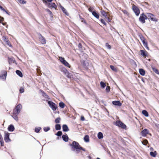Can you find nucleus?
Instances as JSON below:
<instances>
[{
    "label": "nucleus",
    "instance_id": "f257e3e1",
    "mask_svg": "<svg viewBox=\"0 0 159 159\" xmlns=\"http://www.w3.org/2000/svg\"><path fill=\"white\" fill-rule=\"evenodd\" d=\"M69 145L71 147L73 151H75L77 153H79L81 150L85 152V149L82 147L79 143L75 141H73L72 143H70Z\"/></svg>",
    "mask_w": 159,
    "mask_h": 159
},
{
    "label": "nucleus",
    "instance_id": "f03ea898",
    "mask_svg": "<svg viewBox=\"0 0 159 159\" xmlns=\"http://www.w3.org/2000/svg\"><path fill=\"white\" fill-rule=\"evenodd\" d=\"M146 14L148 19H150L151 21H153L157 22L158 21L157 19L155 17L153 14L150 13H147Z\"/></svg>",
    "mask_w": 159,
    "mask_h": 159
},
{
    "label": "nucleus",
    "instance_id": "7ed1b4c3",
    "mask_svg": "<svg viewBox=\"0 0 159 159\" xmlns=\"http://www.w3.org/2000/svg\"><path fill=\"white\" fill-rule=\"evenodd\" d=\"M148 19V17L144 13L141 14L139 18V21L142 24H144L145 23V20Z\"/></svg>",
    "mask_w": 159,
    "mask_h": 159
},
{
    "label": "nucleus",
    "instance_id": "20e7f679",
    "mask_svg": "<svg viewBox=\"0 0 159 159\" xmlns=\"http://www.w3.org/2000/svg\"><path fill=\"white\" fill-rule=\"evenodd\" d=\"M114 124L119 127L124 129L126 128V125L120 120H117L114 123Z\"/></svg>",
    "mask_w": 159,
    "mask_h": 159
},
{
    "label": "nucleus",
    "instance_id": "39448f33",
    "mask_svg": "<svg viewBox=\"0 0 159 159\" xmlns=\"http://www.w3.org/2000/svg\"><path fill=\"white\" fill-rule=\"evenodd\" d=\"M132 10L136 16H138L139 15L140 12V10L138 7L134 4L132 5Z\"/></svg>",
    "mask_w": 159,
    "mask_h": 159
},
{
    "label": "nucleus",
    "instance_id": "423d86ee",
    "mask_svg": "<svg viewBox=\"0 0 159 159\" xmlns=\"http://www.w3.org/2000/svg\"><path fill=\"white\" fill-rule=\"evenodd\" d=\"M48 103L53 111H55L57 108V105L55 103L51 101H48Z\"/></svg>",
    "mask_w": 159,
    "mask_h": 159
},
{
    "label": "nucleus",
    "instance_id": "0eeeda50",
    "mask_svg": "<svg viewBox=\"0 0 159 159\" xmlns=\"http://www.w3.org/2000/svg\"><path fill=\"white\" fill-rule=\"evenodd\" d=\"M22 105L19 104L18 105L15 107L13 110L14 113L19 114L20 112V111L22 108Z\"/></svg>",
    "mask_w": 159,
    "mask_h": 159
},
{
    "label": "nucleus",
    "instance_id": "6e6552de",
    "mask_svg": "<svg viewBox=\"0 0 159 159\" xmlns=\"http://www.w3.org/2000/svg\"><path fill=\"white\" fill-rule=\"evenodd\" d=\"M4 139L6 142H9L11 141L9 138V134L7 131H5L4 135Z\"/></svg>",
    "mask_w": 159,
    "mask_h": 159
},
{
    "label": "nucleus",
    "instance_id": "1a4fd4ad",
    "mask_svg": "<svg viewBox=\"0 0 159 159\" xmlns=\"http://www.w3.org/2000/svg\"><path fill=\"white\" fill-rule=\"evenodd\" d=\"M61 71L63 72L65 75H66L67 77L71 78V76L67 69L64 67H63L61 69Z\"/></svg>",
    "mask_w": 159,
    "mask_h": 159
},
{
    "label": "nucleus",
    "instance_id": "9d476101",
    "mask_svg": "<svg viewBox=\"0 0 159 159\" xmlns=\"http://www.w3.org/2000/svg\"><path fill=\"white\" fill-rule=\"evenodd\" d=\"M149 133V131L147 129H144L140 133L142 136L145 137Z\"/></svg>",
    "mask_w": 159,
    "mask_h": 159
},
{
    "label": "nucleus",
    "instance_id": "9b49d317",
    "mask_svg": "<svg viewBox=\"0 0 159 159\" xmlns=\"http://www.w3.org/2000/svg\"><path fill=\"white\" fill-rule=\"evenodd\" d=\"M140 53L141 55L145 57H147L148 55V52L145 50H140Z\"/></svg>",
    "mask_w": 159,
    "mask_h": 159
},
{
    "label": "nucleus",
    "instance_id": "f8f14e48",
    "mask_svg": "<svg viewBox=\"0 0 159 159\" xmlns=\"http://www.w3.org/2000/svg\"><path fill=\"white\" fill-rule=\"evenodd\" d=\"M40 37L39 38V39L40 42L43 44H45L46 43L45 39L41 34H40Z\"/></svg>",
    "mask_w": 159,
    "mask_h": 159
},
{
    "label": "nucleus",
    "instance_id": "ddd939ff",
    "mask_svg": "<svg viewBox=\"0 0 159 159\" xmlns=\"http://www.w3.org/2000/svg\"><path fill=\"white\" fill-rule=\"evenodd\" d=\"M112 104L116 106L120 107L122 105V103L119 101H114L112 102Z\"/></svg>",
    "mask_w": 159,
    "mask_h": 159
},
{
    "label": "nucleus",
    "instance_id": "4468645a",
    "mask_svg": "<svg viewBox=\"0 0 159 159\" xmlns=\"http://www.w3.org/2000/svg\"><path fill=\"white\" fill-rule=\"evenodd\" d=\"M101 13L105 18L107 17L108 13L102 9H101Z\"/></svg>",
    "mask_w": 159,
    "mask_h": 159
},
{
    "label": "nucleus",
    "instance_id": "2eb2a0df",
    "mask_svg": "<svg viewBox=\"0 0 159 159\" xmlns=\"http://www.w3.org/2000/svg\"><path fill=\"white\" fill-rule=\"evenodd\" d=\"M62 138L63 140L66 142H67L69 138L66 134V135H62Z\"/></svg>",
    "mask_w": 159,
    "mask_h": 159
},
{
    "label": "nucleus",
    "instance_id": "dca6fc26",
    "mask_svg": "<svg viewBox=\"0 0 159 159\" xmlns=\"http://www.w3.org/2000/svg\"><path fill=\"white\" fill-rule=\"evenodd\" d=\"M62 129L64 132H66L69 130V128L66 125H62Z\"/></svg>",
    "mask_w": 159,
    "mask_h": 159
},
{
    "label": "nucleus",
    "instance_id": "f3484780",
    "mask_svg": "<svg viewBox=\"0 0 159 159\" xmlns=\"http://www.w3.org/2000/svg\"><path fill=\"white\" fill-rule=\"evenodd\" d=\"M92 15L97 19H98L99 18V14L95 11H93L92 13Z\"/></svg>",
    "mask_w": 159,
    "mask_h": 159
},
{
    "label": "nucleus",
    "instance_id": "a211bd4d",
    "mask_svg": "<svg viewBox=\"0 0 159 159\" xmlns=\"http://www.w3.org/2000/svg\"><path fill=\"white\" fill-rule=\"evenodd\" d=\"M8 129L9 131L12 132L14 131L15 128L13 125H11L8 127Z\"/></svg>",
    "mask_w": 159,
    "mask_h": 159
},
{
    "label": "nucleus",
    "instance_id": "6ab92c4d",
    "mask_svg": "<svg viewBox=\"0 0 159 159\" xmlns=\"http://www.w3.org/2000/svg\"><path fill=\"white\" fill-rule=\"evenodd\" d=\"M143 43L144 46L148 50L149 49V47L148 45V43L147 41H146V39H145L144 40H143L142 41Z\"/></svg>",
    "mask_w": 159,
    "mask_h": 159
},
{
    "label": "nucleus",
    "instance_id": "aec40b11",
    "mask_svg": "<svg viewBox=\"0 0 159 159\" xmlns=\"http://www.w3.org/2000/svg\"><path fill=\"white\" fill-rule=\"evenodd\" d=\"M49 5H50L49 7L51 8H54L55 9H56L57 8V6L54 2L51 3L49 4Z\"/></svg>",
    "mask_w": 159,
    "mask_h": 159
},
{
    "label": "nucleus",
    "instance_id": "412c9836",
    "mask_svg": "<svg viewBox=\"0 0 159 159\" xmlns=\"http://www.w3.org/2000/svg\"><path fill=\"white\" fill-rule=\"evenodd\" d=\"M7 75V72L6 71H5L4 72L3 74L0 75V78L2 79H5Z\"/></svg>",
    "mask_w": 159,
    "mask_h": 159
},
{
    "label": "nucleus",
    "instance_id": "4be33fe9",
    "mask_svg": "<svg viewBox=\"0 0 159 159\" xmlns=\"http://www.w3.org/2000/svg\"><path fill=\"white\" fill-rule=\"evenodd\" d=\"M150 154L151 156L153 157H155L157 154V153L156 151H155L154 152H150Z\"/></svg>",
    "mask_w": 159,
    "mask_h": 159
},
{
    "label": "nucleus",
    "instance_id": "5701e85b",
    "mask_svg": "<svg viewBox=\"0 0 159 159\" xmlns=\"http://www.w3.org/2000/svg\"><path fill=\"white\" fill-rule=\"evenodd\" d=\"M142 113L146 117H148L149 116V114L148 112L145 110H143L142 111Z\"/></svg>",
    "mask_w": 159,
    "mask_h": 159
},
{
    "label": "nucleus",
    "instance_id": "b1692460",
    "mask_svg": "<svg viewBox=\"0 0 159 159\" xmlns=\"http://www.w3.org/2000/svg\"><path fill=\"white\" fill-rule=\"evenodd\" d=\"M80 19L81 20V21L82 22L84 23L86 25L87 24V23L86 21V20L84 19V18L82 17L80 15L79 16Z\"/></svg>",
    "mask_w": 159,
    "mask_h": 159
},
{
    "label": "nucleus",
    "instance_id": "393cba45",
    "mask_svg": "<svg viewBox=\"0 0 159 159\" xmlns=\"http://www.w3.org/2000/svg\"><path fill=\"white\" fill-rule=\"evenodd\" d=\"M62 64H64L65 66L68 67L69 68H70V65L65 60L62 63Z\"/></svg>",
    "mask_w": 159,
    "mask_h": 159
},
{
    "label": "nucleus",
    "instance_id": "a878e982",
    "mask_svg": "<svg viewBox=\"0 0 159 159\" xmlns=\"http://www.w3.org/2000/svg\"><path fill=\"white\" fill-rule=\"evenodd\" d=\"M139 72L140 74L142 75L143 76L145 74V71L143 69H140L139 70Z\"/></svg>",
    "mask_w": 159,
    "mask_h": 159
},
{
    "label": "nucleus",
    "instance_id": "bb28decb",
    "mask_svg": "<svg viewBox=\"0 0 159 159\" xmlns=\"http://www.w3.org/2000/svg\"><path fill=\"white\" fill-rule=\"evenodd\" d=\"M84 139L85 142H89V135H87L85 136L84 137Z\"/></svg>",
    "mask_w": 159,
    "mask_h": 159
},
{
    "label": "nucleus",
    "instance_id": "cd10ccee",
    "mask_svg": "<svg viewBox=\"0 0 159 159\" xmlns=\"http://www.w3.org/2000/svg\"><path fill=\"white\" fill-rule=\"evenodd\" d=\"M16 73L17 75H18L20 77H22L23 76V75L22 72L19 70H17L16 71Z\"/></svg>",
    "mask_w": 159,
    "mask_h": 159
},
{
    "label": "nucleus",
    "instance_id": "c85d7f7f",
    "mask_svg": "<svg viewBox=\"0 0 159 159\" xmlns=\"http://www.w3.org/2000/svg\"><path fill=\"white\" fill-rule=\"evenodd\" d=\"M98 137L99 139H102L103 137L102 134L101 132H99L98 134Z\"/></svg>",
    "mask_w": 159,
    "mask_h": 159
},
{
    "label": "nucleus",
    "instance_id": "c756f323",
    "mask_svg": "<svg viewBox=\"0 0 159 159\" xmlns=\"http://www.w3.org/2000/svg\"><path fill=\"white\" fill-rule=\"evenodd\" d=\"M17 1L21 4H24L26 3V1L25 0H17Z\"/></svg>",
    "mask_w": 159,
    "mask_h": 159
},
{
    "label": "nucleus",
    "instance_id": "7c9ffc66",
    "mask_svg": "<svg viewBox=\"0 0 159 159\" xmlns=\"http://www.w3.org/2000/svg\"><path fill=\"white\" fill-rule=\"evenodd\" d=\"M110 67L111 69L115 72H117V70L116 68L114 66L112 65H110Z\"/></svg>",
    "mask_w": 159,
    "mask_h": 159
},
{
    "label": "nucleus",
    "instance_id": "2f4dec72",
    "mask_svg": "<svg viewBox=\"0 0 159 159\" xmlns=\"http://www.w3.org/2000/svg\"><path fill=\"white\" fill-rule=\"evenodd\" d=\"M17 114L14 113L13 112V114L12 116L16 120H18V117L17 115Z\"/></svg>",
    "mask_w": 159,
    "mask_h": 159
},
{
    "label": "nucleus",
    "instance_id": "473e14b6",
    "mask_svg": "<svg viewBox=\"0 0 159 159\" xmlns=\"http://www.w3.org/2000/svg\"><path fill=\"white\" fill-rule=\"evenodd\" d=\"M61 129V126L60 124H56L55 125V129L56 130H60Z\"/></svg>",
    "mask_w": 159,
    "mask_h": 159
},
{
    "label": "nucleus",
    "instance_id": "72a5a7b5",
    "mask_svg": "<svg viewBox=\"0 0 159 159\" xmlns=\"http://www.w3.org/2000/svg\"><path fill=\"white\" fill-rule=\"evenodd\" d=\"M59 106L61 108H63L65 107V104L62 102H61L59 103Z\"/></svg>",
    "mask_w": 159,
    "mask_h": 159
},
{
    "label": "nucleus",
    "instance_id": "f704fd0d",
    "mask_svg": "<svg viewBox=\"0 0 159 159\" xmlns=\"http://www.w3.org/2000/svg\"><path fill=\"white\" fill-rule=\"evenodd\" d=\"M7 44V45L10 47H12V45L10 42V41L8 40L6 42H5Z\"/></svg>",
    "mask_w": 159,
    "mask_h": 159
},
{
    "label": "nucleus",
    "instance_id": "c9c22d12",
    "mask_svg": "<svg viewBox=\"0 0 159 159\" xmlns=\"http://www.w3.org/2000/svg\"><path fill=\"white\" fill-rule=\"evenodd\" d=\"M8 61L9 64H11L12 63H13L14 61L12 59L9 57L8 58Z\"/></svg>",
    "mask_w": 159,
    "mask_h": 159
},
{
    "label": "nucleus",
    "instance_id": "e433bc0d",
    "mask_svg": "<svg viewBox=\"0 0 159 159\" xmlns=\"http://www.w3.org/2000/svg\"><path fill=\"white\" fill-rule=\"evenodd\" d=\"M41 129V128L40 127H36L35 129V131L36 133H39Z\"/></svg>",
    "mask_w": 159,
    "mask_h": 159
},
{
    "label": "nucleus",
    "instance_id": "4c0bfd02",
    "mask_svg": "<svg viewBox=\"0 0 159 159\" xmlns=\"http://www.w3.org/2000/svg\"><path fill=\"white\" fill-rule=\"evenodd\" d=\"M100 85L101 87L103 88H104L106 86L105 83L102 81L100 82Z\"/></svg>",
    "mask_w": 159,
    "mask_h": 159
},
{
    "label": "nucleus",
    "instance_id": "58836bf2",
    "mask_svg": "<svg viewBox=\"0 0 159 159\" xmlns=\"http://www.w3.org/2000/svg\"><path fill=\"white\" fill-rule=\"evenodd\" d=\"M59 58L60 61H61V62L62 63L65 60L64 58L62 57H59Z\"/></svg>",
    "mask_w": 159,
    "mask_h": 159
},
{
    "label": "nucleus",
    "instance_id": "ea45409f",
    "mask_svg": "<svg viewBox=\"0 0 159 159\" xmlns=\"http://www.w3.org/2000/svg\"><path fill=\"white\" fill-rule=\"evenodd\" d=\"M61 118L60 117H58L55 120V122L56 123H58L60 122Z\"/></svg>",
    "mask_w": 159,
    "mask_h": 159
},
{
    "label": "nucleus",
    "instance_id": "a19ab883",
    "mask_svg": "<svg viewBox=\"0 0 159 159\" xmlns=\"http://www.w3.org/2000/svg\"><path fill=\"white\" fill-rule=\"evenodd\" d=\"M20 93H22L24 92V89L23 87H20L19 90Z\"/></svg>",
    "mask_w": 159,
    "mask_h": 159
},
{
    "label": "nucleus",
    "instance_id": "79ce46f5",
    "mask_svg": "<svg viewBox=\"0 0 159 159\" xmlns=\"http://www.w3.org/2000/svg\"><path fill=\"white\" fill-rule=\"evenodd\" d=\"M148 143V141L146 139L144 140L142 142L143 144L145 145H147Z\"/></svg>",
    "mask_w": 159,
    "mask_h": 159
},
{
    "label": "nucleus",
    "instance_id": "37998d69",
    "mask_svg": "<svg viewBox=\"0 0 159 159\" xmlns=\"http://www.w3.org/2000/svg\"><path fill=\"white\" fill-rule=\"evenodd\" d=\"M2 38L4 41L5 42L8 40V38H7L6 36H3L2 37Z\"/></svg>",
    "mask_w": 159,
    "mask_h": 159
},
{
    "label": "nucleus",
    "instance_id": "c03bdc74",
    "mask_svg": "<svg viewBox=\"0 0 159 159\" xmlns=\"http://www.w3.org/2000/svg\"><path fill=\"white\" fill-rule=\"evenodd\" d=\"M121 11L124 14L127 15H129V13L127 10H122Z\"/></svg>",
    "mask_w": 159,
    "mask_h": 159
},
{
    "label": "nucleus",
    "instance_id": "a18cd8bd",
    "mask_svg": "<svg viewBox=\"0 0 159 159\" xmlns=\"http://www.w3.org/2000/svg\"><path fill=\"white\" fill-rule=\"evenodd\" d=\"M50 129V128L49 127H44L43 128V130L45 132H47Z\"/></svg>",
    "mask_w": 159,
    "mask_h": 159
},
{
    "label": "nucleus",
    "instance_id": "49530a36",
    "mask_svg": "<svg viewBox=\"0 0 159 159\" xmlns=\"http://www.w3.org/2000/svg\"><path fill=\"white\" fill-rule=\"evenodd\" d=\"M61 10L64 13L66 14V9L63 7L61 6Z\"/></svg>",
    "mask_w": 159,
    "mask_h": 159
},
{
    "label": "nucleus",
    "instance_id": "de8ad7c7",
    "mask_svg": "<svg viewBox=\"0 0 159 159\" xmlns=\"http://www.w3.org/2000/svg\"><path fill=\"white\" fill-rule=\"evenodd\" d=\"M62 132L61 131H59L57 133L56 135L58 136H61L62 135Z\"/></svg>",
    "mask_w": 159,
    "mask_h": 159
},
{
    "label": "nucleus",
    "instance_id": "09e8293b",
    "mask_svg": "<svg viewBox=\"0 0 159 159\" xmlns=\"http://www.w3.org/2000/svg\"><path fill=\"white\" fill-rule=\"evenodd\" d=\"M110 90V87L109 86H107L106 88V90L107 92H109Z\"/></svg>",
    "mask_w": 159,
    "mask_h": 159
},
{
    "label": "nucleus",
    "instance_id": "8fccbe9b",
    "mask_svg": "<svg viewBox=\"0 0 159 159\" xmlns=\"http://www.w3.org/2000/svg\"><path fill=\"white\" fill-rule=\"evenodd\" d=\"M106 46L109 49H111V47L110 45H109L108 43H106Z\"/></svg>",
    "mask_w": 159,
    "mask_h": 159
},
{
    "label": "nucleus",
    "instance_id": "3c124183",
    "mask_svg": "<svg viewBox=\"0 0 159 159\" xmlns=\"http://www.w3.org/2000/svg\"><path fill=\"white\" fill-rule=\"evenodd\" d=\"M100 21L103 24H104L105 26H106L107 24L104 21V20L103 19H101L100 20Z\"/></svg>",
    "mask_w": 159,
    "mask_h": 159
},
{
    "label": "nucleus",
    "instance_id": "603ef678",
    "mask_svg": "<svg viewBox=\"0 0 159 159\" xmlns=\"http://www.w3.org/2000/svg\"><path fill=\"white\" fill-rule=\"evenodd\" d=\"M93 9H94L93 8L91 7H90L88 8V10H89V11L92 13L93 11Z\"/></svg>",
    "mask_w": 159,
    "mask_h": 159
},
{
    "label": "nucleus",
    "instance_id": "864d4df0",
    "mask_svg": "<svg viewBox=\"0 0 159 159\" xmlns=\"http://www.w3.org/2000/svg\"><path fill=\"white\" fill-rule=\"evenodd\" d=\"M153 71L155 72L157 74H159V71H158V70L157 69H155L154 68H153Z\"/></svg>",
    "mask_w": 159,
    "mask_h": 159
},
{
    "label": "nucleus",
    "instance_id": "5fc2aeb1",
    "mask_svg": "<svg viewBox=\"0 0 159 159\" xmlns=\"http://www.w3.org/2000/svg\"><path fill=\"white\" fill-rule=\"evenodd\" d=\"M42 93L43 94V96H44L45 98H48V95L46 94L45 92H44L43 91H42Z\"/></svg>",
    "mask_w": 159,
    "mask_h": 159
},
{
    "label": "nucleus",
    "instance_id": "6e6d98bb",
    "mask_svg": "<svg viewBox=\"0 0 159 159\" xmlns=\"http://www.w3.org/2000/svg\"><path fill=\"white\" fill-rule=\"evenodd\" d=\"M4 18L0 16V23H2L3 21H4Z\"/></svg>",
    "mask_w": 159,
    "mask_h": 159
},
{
    "label": "nucleus",
    "instance_id": "4d7b16f0",
    "mask_svg": "<svg viewBox=\"0 0 159 159\" xmlns=\"http://www.w3.org/2000/svg\"><path fill=\"white\" fill-rule=\"evenodd\" d=\"M2 11H5L8 15H10V12L8 10H6L5 9V10H2Z\"/></svg>",
    "mask_w": 159,
    "mask_h": 159
},
{
    "label": "nucleus",
    "instance_id": "13d9d810",
    "mask_svg": "<svg viewBox=\"0 0 159 159\" xmlns=\"http://www.w3.org/2000/svg\"><path fill=\"white\" fill-rule=\"evenodd\" d=\"M107 19V20H106L108 22H110L111 21V19H110L108 17V16H107V17L105 18Z\"/></svg>",
    "mask_w": 159,
    "mask_h": 159
},
{
    "label": "nucleus",
    "instance_id": "bf43d9fd",
    "mask_svg": "<svg viewBox=\"0 0 159 159\" xmlns=\"http://www.w3.org/2000/svg\"><path fill=\"white\" fill-rule=\"evenodd\" d=\"M140 39L142 41L143 40H144L145 39L142 36H141L140 37Z\"/></svg>",
    "mask_w": 159,
    "mask_h": 159
},
{
    "label": "nucleus",
    "instance_id": "052dcab7",
    "mask_svg": "<svg viewBox=\"0 0 159 159\" xmlns=\"http://www.w3.org/2000/svg\"><path fill=\"white\" fill-rule=\"evenodd\" d=\"M80 119H81V120L82 121H84L85 120L84 117L83 116H81V117Z\"/></svg>",
    "mask_w": 159,
    "mask_h": 159
},
{
    "label": "nucleus",
    "instance_id": "680f3d73",
    "mask_svg": "<svg viewBox=\"0 0 159 159\" xmlns=\"http://www.w3.org/2000/svg\"><path fill=\"white\" fill-rule=\"evenodd\" d=\"M78 47L79 48H82V44L81 43H79Z\"/></svg>",
    "mask_w": 159,
    "mask_h": 159
},
{
    "label": "nucleus",
    "instance_id": "e2e57ef3",
    "mask_svg": "<svg viewBox=\"0 0 159 159\" xmlns=\"http://www.w3.org/2000/svg\"><path fill=\"white\" fill-rule=\"evenodd\" d=\"M47 0H43V2L45 3H46L47 2Z\"/></svg>",
    "mask_w": 159,
    "mask_h": 159
},
{
    "label": "nucleus",
    "instance_id": "0e129e2a",
    "mask_svg": "<svg viewBox=\"0 0 159 159\" xmlns=\"http://www.w3.org/2000/svg\"><path fill=\"white\" fill-rule=\"evenodd\" d=\"M50 14H52V12L49 9H48L47 10Z\"/></svg>",
    "mask_w": 159,
    "mask_h": 159
},
{
    "label": "nucleus",
    "instance_id": "69168bd1",
    "mask_svg": "<svg viewBox=\"0 0 159 159\" xmlns=\"http://www.w3.org/2000/svg\"><path fill=\"white\" fill-rule=\"evenodd\" d=\"M47 1L48 2H52L53 1V0H47Z\"/></svg>",
    "mask_w": 159,
    "mask_h": 159
},
{
    "label": "nucleus",
    "instance_id": "338daca9",
    "mask_svg": "<svg viewBox=\"0 0 159 159\" xmlns=\"http://www.w3.org/2000/svg\"><path fill=\"white\" fill-rule=\"evenodd\" d=\"M2 25H6V23H2Z\"/></svg>",
    "mask_w": 159,
    "mask_h": 159
},
{
    "label": "nucleus",
    "instance_id": "774afa93",
    "mask_svg": "<svg viewBox=\"0 0 159 159\" xmlns=\"http://www.w3.org/2000/svg\"><path fill=\"white\" fill-rule=\"evenodd\" d=\"M96 159H100L99 158V157H97Z\"/></svg>",
    "mask_w": 159,
    "mask_h": 159
}]
</instances>
